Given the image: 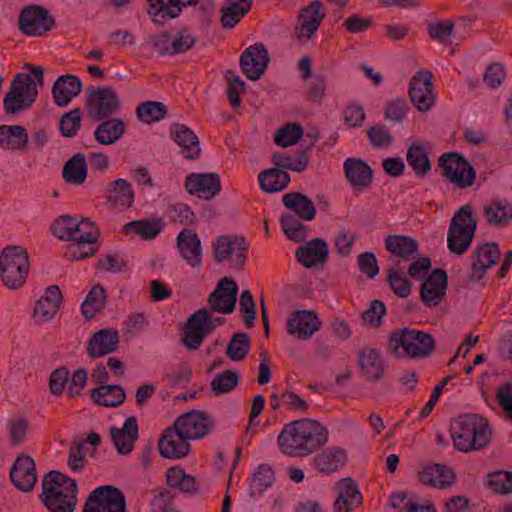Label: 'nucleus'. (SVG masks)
I'll return each instance as SVG.
<instances>
[{
	"label": "nucleus",
	"instance_id": "40",
	"mask_svg": "<svg viewBox=\"0 0 512 512\" xmlns=\"http://www.w3.org/2000/svg\"><path fill=\"white\" fill-rule=\"evenodd\" d=\"M253 0H227L220 9V23L223 28L230 29L251 10Z\"/></svg>",
	"mask_w": 512,
	"mask_h": 512
},
{
	"label": "nucleus",
	"instance_id": "59",
	"mask_svg": "<svg viewBox=\"0 0 512 512\" xmlns=\"http://www.w3.org/2000/svg\"><path fill=\"white\" fill-rule=\"evenodd\" d=\"M224 77L228 83V100L233 108H237L242 102L240 95L246 91V84L234 70H227Z\"/></svg>",
	"mask_w": 512,
	"mask_h": 512
},
{
	"label": "nucleus",
	"instance_id": "60",
	"mask_svg": "<svg viewBox=\"0 0 512 512\" xmlns=\"http://www.w3.org/2000/svg\"><path fill=\"white\" fill-rule=\"evenodd\" d=\"M487 486L499 494L512 493V471L499 470L487 475Z\"/></svg>",
	"mask_w": 512,
	"mask_h": 512
},
{
	"label": "nucleus",
	"instance_id": "43",
	"mask_svg": "<svg viewBox=\"0 0 512 512\" xmlns=\"http://www.w3.org/2000/svg\"><path fill=\"white\" fill-rule=\"evenodd\" d=\"M318 138L316 135L313 140L306 146L305 149L299 151L295 157L289 156L283 153H275L271 157L272 163L277 168L288 169L295 172L304 171L309 164V151L315 143V140Z\"/></svg>",
	"mask_w": 512,
	"mask_h": 512
},
{
	"label": "nucleus",
	"instance_id": "50",
	"mask_svg": "<svg viewBox=\"0 0 512 512\" xmlns=\"http://www.w3.org/2000/svg\"><path fill=\"white\" fill-rule=\"evenodd\" d=\"M166 481L169 487L177 488L186 494H197L199 487L196 478L187 474L185 470L179 467H172L168 469Z\"/></svg>",
	"mask_w": 512,
	"mask_h": 512
},
{
	"label": "nucleus",
	"instance_id": "13",
	"mask_svg": "<svg viewBox=\"0 0 512 512\" xmlns=\"http://www.w3.org/2000/svg\"><path fill=\"white\" fill-rule=\"evenodd\" d=\"M83 512H126L125 496L115 486H99L88 495Z\"/></svg>",
	"mask_w": 512,
	"mask_h": 512
},
{
	"label": "nucleus",
	"instance_id": "16",
	"mask_svg": "<svg viewBox=\"0 0 512 512\" xmlns=\"http://www.w3.org/2000/svg\"><path fill=\"white\" fill-rule=\"evenodd\" d=\"M190 440L181 432L175 423L166 428L159 439L158 450L166 459L185 458L191 449Z\"/></svg>",
	"mask_w": 512,
	"mask_h": 512
},
{
	"label": "nucleus",
	"instance_id": "12",
	"mask_svg": "<svg viewBox=\"0 0 512 512\" xmlns=\"http://www.w3.org/2000/svg\"><path fill=\"white\" fill-rule=\"evenodd\" d=\"M212 247L215 262L229 261L231 268L234 270H243L248 249L245 238L235 235H221L217 237Z\"/></svg>",
	"mask_w": 512,
	"mask_h": 512
},
{
	"label": "nucleus",
	"instance_id": "57",
	"mask_svg": "<svg viewBox=\"0 0 512 512\" xmlns=\"http://www.w3.org/2000/svg\"><path fill=\"white\" fill-rule=\"evenodd\" d=\"M100 235L97 226L89 219H77V228L73 232V242L94 245Z\"/></svg>",
	"mask_w": 512,
	"mask_h": 512
},
{
	"label": "nucleus",
	"instance_id": "20",
	"mask_svg": "<svg viewBox=\"0 0 512 512\" xmlns=\"http://www.w3.org/2000/svg\"><path fill=\"white\" fill-rule=\"evenodd\" d=\"M448 276L445 270L437 268L431 272L420 287V299L426 307H437L446 295Z\"/></svg>",
	"mask_w": 512,
	"mask_h": 512
},
{
	"label": "nucleus",
	"instance_id": "45",
	"mask_svg": "<svg viewBox=\"0 0 512 512\" xmlns=\"http://www.w3.org/2000/svg\"><path fill=\"white\" fill-rule=\"evenodd\" d=\"M260 188L267 193L283 191L290 183V175L277 167L263 170L258 175Z\"/></svg>",
	"mask_w": 512,
	"mask_h": 512
},
{
	"label": "nucleus",
	"instance_id": "25",
	"mask_svg": "<svg viewBox=\"0 0 512 512\" xmlns=\"http://www.w3.org/2000/svg\"><path fill=\"white\" fill-rule=\"evenodd\" d=\"M176 247L188 265L194 268L202 265L201 240L194 230L182 229L177 235Z\"/></svg>",
	"mask_w": 512,
	"mask_h": 512
},
{
	"label": "nucleus",
	"instance_id": "29",
	"mask_svg": "<svg viewBox=\"0 0 512 512\" xmlns=\"http://www.w3.org/2000/svg\"><path fill=\"white\" fill-rule=\"evenodd\" d=\"M110 434L117 452L122 455L130 454L138 438L137 419L134 416L128 417L122 428L111 427Z\"/></svg>",
	"mask_w": 512,
	"mask_h": 512
},
{
	"label": "nucleus",
	"instance_id": "4",
	"mask_svg": "<svg viewBox=\"0 0 512 512\" xmlns=\"http://www.w3.org/2000/svg\"><path fill=\"white\" fill-rule=\"evenodd\" d=\"M26 69L31 70V74L18 73L5 94L3 104L4 110L8 115H15L30 108L38 96L36 82L40 87L44 84V71L40 66L31 64L25 65Z\"/></svg>",
	"mask_w": 512,
	"mask_h": 512
},
{
	"label": "nucleus",
	"instance_id": "56",
	"mask_svg": "<svg viewBox=\"0 0 512 512\" xmlns=\"http://www.w3.org/2000/svg\"><path fill=\"white\" fill-rule=\"evenodd\" d=\"M166 114V106L156 101L143 102L136 109V115L139 120L148 124L162 120Z\"/></svg>",
	"mask_w": 512,
	"mask_h": 512
},
{
	"label": "nucleus",
	"instance_id": "30",
	"mask_svg": "<svg viewBox=\"0 0 512 512\" xmlns=\"http://www.w3.org/2000/svg\"><path fill=\"white\" fill-rule=\"evenodd\" d=\"M104 196L113 208H130L133 206L135 193L126 179L118 178L107 184Z\"/></svg>",
	"mask_w": 512,
	"mask_h": 512
},
{
	"label": "nucleus",
	"instance_id": "52",
	"mask_svg": "<svg viewBox=\"0 0 512 512\" xmlns=\"http://www.w3.org/2000/svg\"><path fill=\"white\" fill-rule=\"evenodd\" d=\"M275 481V476L272 468L267 464H261L257 471L253 474L250 484L249 494L251 498H259L263 492Z\"/></svg>",
	"mask_w": 512,
	"mask_h": 512
},
{
	"label": "nucleus",
	"instance_id": "62",
	"mask_svg": "<svg viewBox=\"0 0 512 512\" xmlns=\"http://www.w3.org/2000/svg\"><path fill=\"white\" fill-rule=\"evenodd\" d=\"M168 215L171 222L180 225L190 226L196 222V216L194 212L185 203H175L169 205Z\"/></svg>",
	"mask_w": 512,
	"mask_h": 512
},
{
	"label": "nucleus",
	"instance_id": "27",
	"mask_svg": "<svg viewBox=\"0 0 512 512\" xmlns=\"http://www.w3.org/2000/svg\"><path fill=\"white\" fill-rule=\"evenodd\" d=\"M345 176L354 190L362 191L372 182L373 170L363 160L348 158L343 165Z\"/></svg>",
	"mask_w": 512,
	"mask_h": 512
},
{
	"label": "nucleus",
	"instance_id": "58",
	"mask_svg": "<svg viewBox=\"0 0 512 512\" xmlns=\"http://www.w3.org/2000/svg\"><path fill=\"white\" fill-rule=\"evenodd\" d=\"M240 377L239 374L232 370H225L212 379L210 386L215 395H220L232 391L237 387Z\"/></svg>",
	"mask_w": 512,
	"mask_h": 512
},
{
	"label": "nucleus",
	"instance_id": "37",
	"mask_svg": "<svg viewBox=\"0 0 512 512\" xmlns=\"http://www.w3.org/2000/svg\"><path fill=\"white\" fill-rule=\"evenodd\" d=\"M283 205L293 212L292 215L297 216L304 221H312L316 216V207L313 201L300 192L286 193L282 197Z\"/></svg>",
	"mask_w": 512,
	"mask_h": 512
},
{
	"label": "nucleus",
	"instance_id": "64",
	"mask_svg": "<svg viewBox=\"0 0 512 512\" xmlns=\"http://www.w3.org/2000/svg\"><path fill=\"white\" fill-rule=\"evenodd\" d=\"M77 228V218L62 215L53 224L52 230L56 237L63 241L73 240V232Z\"/></svg>",
	"mask_w": 512,
	"mask_h": 512
},
{
	"label": "nucleus",
	"instance_id": "49",
	"mask_svg": "<svg viewBox=\"0 0 512 512\" xmlns=\"http://www.w3.org/2000/svg\"><path fill=\"white\" fill-rule=\"evenodd\" d=\"M486 221L496 227L507 226L512 221V205L500 199L492 200L484 207Z\"/></svg>",
	"mask_w": 512,
	"mask_h": 512
},
{
	"label": "nucleus",
	"instance_id": "63",
	"mask_svg": "<svg viewBox=\"0 0 512 512\" xmlns=\"http://www.w3.org/2000/svg\"><path fill=\"white\" fill-rule=\"evenodd\" d=\"M82 111L75 108L64 114L59 123L60 133L64 137H73L76 135L81 126Z\"/></svg>",
	"mask_w": 512,
	"mask_h": 512
},
{
	"label": "nucleus",
	"instance_id": "48",
	"mask_svg": "<svg viewBox=\"0 0 512 512\" xmlns=\"http://www.w3.org/2000/svg\"><path fill=\"white\" fill-rule=\"evenodd\" d=\"M93 401L104 407H118L125 398L126 393L120 385H101L91 390Z\"/></svg>",
	"mask_w": 512,
	"mask_h": 512
},
{
	"label": "nucleus",
	"instance_id": "7",
	"mask_svg": "<svg viewBox=\"0 0 512 512\" xmlns=\"http://www.w3.org/2000/svg\"><path fill=\"white\" fill-rule=\"evenodd\" d=\"M477 219L472 215L470 204L462 206L453 216L448 230V248L457 255L466 252L474 238Z\"/></svg>",
	"mask_w": 512,
	"mask_h": 512
},
{
	"label": "nucleus",
	"instance_id": "26",
	"mask_svg": "<svg viewBox=\"0 0 512 512\" xmlns=\"http://www.w3.org/2000/svg\"><path fill=\"white\" fill-rule=\"evenodd\" d=\"M119 344V333L114 329H101L94 333L87 343V354L96 359L115 352Z\"/></svg>",
	"mask_w": 512,
	"mask_h": 512
},
{
	"label": "nucleus",
	"instance_id": "6",
	"mask_svg": "<svg viewBox=\"0 0 512 512\" xmlns=\"http://www.w3.org/2000/svg\"><path fill=\"white\" fill-rule=\"evenodd\" d=\"M29 270L28 252L22 246L10 245L0 253L1 280L8 289L21 288L26 281Z\"/></svg>",
	"mask_w": 512,
	"mask_h": 512
},
{
	"label": "nucleus",
	"instance_id": "28",
	"mask_svg": "<svg viewBox=\"0 0 512 512\" xmlns=\"http://www.w3.org/2000/svg\"><path fill=\"white\" fill-rule=\"evenodd\" d=\"M472 273L470 279L479 281L484 277L488 268L496 264L500 258V249L497 243H486L473 254Z\"/></svg>",
	"mask_w": 512,
	"mask_h": 512
},
{
	"label": "nucleus",
	"instance_id": "32",
	"mask_svg": "<svg viewBox=\"0 0 512 512\" xmlns=\"http://www.w3.org/2000/svg\"><path fill=\"white\" fill-rule=\"evenodd\" d=\"M62 293L57 285L49 286L34 308V318L39 323L51 320L60 308Z\"/></svg>",
	"mask_w": 512,
	"mask_h": 512
},
{
	"label": "nucleus",
	"instance_id": "31",
	"mask_svg": "<svg viewBox=\"0 0 512 512\" xmlns=\"http://www.w3.org/2000/svg\"><path fill=\"white\" fill-rule=\"evenodd\" d=\"M295 257L305 268L324 263L328 258L327 243L322 238H314L305 245L299 246L295 252Z\"/></svg>",
	"mask_w": 512,
	"mask_h": 512
},
{
	"label": "nucleus",
	"instance_id": "54",
	"mask_svg": "<svg viewBox=\"0 0 512 512\" xmlns=\"http://www.w3.org/2000/svg\"><path fill=\"white\" fill-rule=\"evenodd\" d=\"M297 216L284 214L280 218L281 228L284 234L294 242H302L308 234V227L300 222Z\"/></svg>",
	"mask_w": 512,
	"mask_h": 512
},
{
	"label": "nucleus",
	"instance_id": "38",
	"mask_svg": "<svg viewBox=\"0 0 512 512\" xmlns=\"http://www.w3.org/2000/svg\"><path fill=\"white\" fill-rule=\"evenodd\" d=\"M28 143L29 135L24 126H0V147L11 151H26Z\"/></svg>",
	"mask_w": 512,
	"mask_h": 512
},
{
	"label": "nucleus",
	"instance_id": "3",
	"mask_svg": "<svg viewBox=\"0 0 512 512\" xmlns=\"http://www.w3.org/2000/svg\"><path fill=\"white\" fill-rule=\"evenodd\" d=\"M40 500L51 512H73L77 505L76 480L59 471H50L42 479Z\"/></svg>",
	"mask_w": 512,
	"mask_h": 512
},
{
	"label": "nucleus",
	"instance_id": "34",
	"mask_svg": "<svg viewBox=\"0 0 512 512\" xmlns=\"http://www.w3.org/2000/svg\"><path fill=\"white\" fill-rule=\"evenodd\" d=\"M149 4V15L153 16L154 22H161L165 19H173L180 15L186 6H194L198 0H147Z\"/></svg>",
	"mask_w": 512,
	"mask_h": 512
},
{
	"label": "nucleus",
	"instance_id": "22",
	"mask_svg": "<svg viewBox=\"0 0 512 512\" xmlns=\"http://www.w3.org/2000/svg\"><path fill=\"white\" fill-rule=\"evenodd\" d=\"M238 286L231 278H223L216 289L209 295L208 304L211 311L229 314L233 312L237 301Z\"/></svg>",
	"mask_w": 512,
	"mask_h": 512
},
{
	"label": "nucleus",
	"instance_id": "36",
	"mask_svg": "<svg viewBox=\"0 0 512 512\" xmlns=\"http://www.w3.org/2000/svg\"><path fill=\"white\" fill-rule=\"evenodd\" d=\"M419 479L425 485L446 489L455 483L456 476L449 467L442 464H433L425 467L420 472Z\"/></svg>",
	"mask_w": 512,
	"mask_h": 512
},
{
	"label": "nucleus",
	"instance_id": "55",
	"mask_svg": "<svg viewBox=\"0 0 512 512\" xmlns=\"http://www.w3.org/2000/svg\"><path fill=\"white\" fill-rule=\"evenodd\" d=\"M250 347L249 336L245 332H237L227 345L226 356L235 362L242 361L248 355Z\"/></svg>",
	"mask_w": 512,
	"mask_h": 512
},
{
	"label": "nucleus",
	"instance_id": "9",
	"mask_svg": "<svg viewBox=\"0 0 512 512\" xmlns=\"http://www.w3.org/2000/svg\"><path fill=\"white\" fill-rule=\"evenodd\" d=\"M196 42V36L187 27L181 28L174 34L165 31L149 37V44L160 56L186 53L194 47Z\"/></svg>",
	"mask_w": 512,
	"mask_h": 512
},
{
	"label": "nucleus",
	"instance_id": "14",
	"mask_svg": "<svg viewBox=\"0 0 512 512\" xmlns=\"http://www.w3.org/2000/svg\"><path fill=\"white\" fill-rule=\"evenodd\" d=\"M20 30L29 36H42L52 29L54 18L48 10L39 5L25 7L18 18Z\"/></svg>",
	"mask_w": 512,
	"mask_h": 512
},
{
	"label": "nucleus",
	"instance_id": "2",
	"mask_svg": "<svg viewBox=\"0 0 512 512\" xmlns=\"http://www.w3.org/2000/svg\"><path fill=\"white\" fill-rule=\"evenodd\" d=\"M492 433L489 421L478 414L461 415L451 427L454 447L461 452L486 448L491 442Z\"/></svg>",
	"mask_w": 512,
	"mask_h": 512
},
{
	"label": "nucleus",
	"instance_id": "41",
	"mask_svg": "<svg viewBox=\"0 0 512 512\" xmlns=\"http://www.w3.org/2000/svg\"><path fill=\"white\" fill-rule=\"evenodd\" d=\"M126 125L122 119L107 118L94 131L95 140L101 145L116 143L125 133Z\"/></svg>",
	"mask_w": 512,
	"mask_h": 512
},
{
	"label": "nucleus",
	"instance_id": "21",
	"mask_svg": "<svg viewBox=\"0 0 512 512\" xmlns=\"http://www.w3.org/2000/svg\"><path fill=\"white\" fill-rule=\"evenodd\" d=\"M184 187L190 195L204 200L213 199L221 190V180L217 173H190Z\"/></svg>",
	"mask_w": 512,
	"mask_h": 512
},
{
	"label": "nucleus",
	"instance_id": "19",
	"mask_svg": "<svg viewBox=\"0 0 512 512\" xmlns=\"http://www.w3.org/2000/svg\"><path fill=\"white\" fill-rule=\"evenodd\" d=\"M325 17L326 9L323 3L319 0L312 1L300 11L299 23L294 29L295 37L298 40L310 39Z\"/></svg>",
	"mask_w": 512,
	"mask_h": 512
},
{
	"label": "nucleus",
	"instance_id": "53",
	"mask_svg": "<svg viewBox=\"0 0 512 512\" xmlns=\"http://www.w3.org/2000/svg\"><path fill=\"white\" fill-rule=\"evenodd\" d=\"M106 298V291L101 285L93 286L81 306L84 317L92 319L97 312L103 309Z\"/></svg>",
	"mask_w": 512,
	"mask_h": 512
},
{
	"label": "nucleus",
	"instance_id": "10",
	"mask_svg": "<svg viewBox=\"0 0 512 512\" xmlns=\"http://www.w3.org/2000/svg\"><path fill=\"white\" fill-rule=\"evenodd\" d=\"M121 108V100L110 87H90L87 90L86 109L93 121L109 118Z\"/></svg>",
	"mask_w": 512,
	"mask_h": 512
},
{
	"label": "nucleus",
	"instance_id": "23",
	"mask_svg": "<svg viewBox=\"0 0 512 512\" xmlns=\"http://www.w3.org/2000/svg\"><path fill=\"white\" fill-rule=\"evenodd\" d=\"M321 320L312 310L293 312L287 320V332L300 340L310 339L321 328Z\"/></svg>",
	"mask_w": 512,
	"mask_h": 512
},
{
	"label": "nucleus",
	"instance_id": "47",
	"mask_svg": "<svg viewBox=\"0 0 512 512\" xmlns=\"http://www.w3.org/2000/svg\"><path fill=\"white\" fill-rule=\"evenodd\" d=\"M406 160L415 175L424 178L432 169L428 151L420 142H413L407 149Z\"/></svg>",
	"mask_w": 512,
	"mask_h": 512
},
{
	"label": "nucleus",
	"instance_id": "5",
	"mask_svg": "<svg viewBox=\"0 0 512 512\" xmlns=\"http://www.w3.org/2000/svg\"><path fill=\"white\" fill-rule=\"evenodd\" d=\"M435 348V340L429 333L417 329L404 328L390 334L389 351L397 357L423 359Z\"/></svg>",
	"mask_w": 512,
	"mask_h": 512
},
{
	"label": "nucleus",
	"instance_id": "51",
	"mask_svg": "<svg viewBox=\"0 0 512 512\" xmlns=\"http://www.w3.org/2000/svg\"><path fill=\"white\" fill-rule=\"evenodd\" d=\"M163 229V222L161 219H141L131 221L125 224V233H135L142 239L150 240L156 238Z\"/></svg>",
	"mask_w": 512,
	"mask_h": 512
},
{
	"label": "nucleus",
	"instance_id": "24",
	"mask_svg": "<svg viewBox=\"0 0 512 512\" xmlns=\"http://www.w3.org/2000/svg\"><path fill=\"white\" fill-rule=\"evenodd\" d=\"M10 478L14 486L22 492H30L37 483L35 462L29 455L18 456L10 470Z\"/></svg>",
	"mask_w": 512,
	"mask_h": 512
},
{
	"label": "nucleus",
	"instance_id": "33",
	"mask_svg": "<svg viewBox=\"0 0 512 512\" xmlns=\"http://www.w3.org/2000/svg\"><path fill=\"white\" fill-rule=\"evenodd\" d=\"M171 135L185 158L190 160L199 158L201 153L199 139L190 128L184 124L175 123L171 127Z\"/></svg>",
	"mask_w": 512,
	"mask_h": 512
},
{
	"label": "nucleus",
	"instance_id": "39",
	"mask_svg": "<svg viewBox=\"0 0 512 512\" xmlns=\"http://www.w3.org/2000/svg\"><path fill=\"white\" fill-rule=\"evenodd\" d=\"M358 361L362 373L370 381H378L384 372L383 360L375 348L364 347L358 352Z\"/></svg>",
	"mask_w": 512,
	"mask_h": 512
},
{
	"label": "nucleus",
	"instance_id": "44",
	"mask_svg": "<svg viewBox=\"0 0 512 512\" xmlns=\"http://www.w3.org/2000/svg\"><path fill=\"white\" fill-rule=\"evenodd\" d=\"M385 248L393 255L410 260L418 252V242L410 236L397 234L385 238Z\"/></svg>",
	"mask_w": 512,
	"mask_h": 512
},
{
	"label": "nucleus",
	"instance_id": "61",
	"mask_svg": "<svg viewBox=\"0 0 512 512\" xmlns=\"http://www.w3.org/2000/svg\"><path fill=\"white\" fill-rule=\"evenodd\" d=\"M303 135V128L298 123H287L275 134V142L279 146L288 147L296 144Z\"/></svg>",
	"mask_w": 512,
	"mask_h": 512
},
{
	"label": "nucleus",
	"instance_id": "1",
	"mask_svg": "<svg viewBox=\"0 0 512 512\" xmlns=\"http://www.w3.org/2000/svg\"><path fill=\"white\" fill-rule=\"evenodd\" d=\"M327 441V428L309 418L285 424L277 438L280 451L290 457H306L319 450Z\"/></svg>",
	"mask_w": 512,
	"mask_h": 512
},
{
	"label": "nucleus",
	"instance_id": "35",
	"mask_svg": "<svg viewBox=\"0 0 512 512\" xmlns=\"http://www.w3.org/2000/svg\"><path fill=\"white\" fill-rule=\"evenodd\" d=\"M82 84L75 75L66 74L60 76L52 87L55 103L60 107L67 106L74 97L81 92Z\"/></svg>",
	"mask_w": 512,
	"mask_h": 512
},
{
	"label": "nucleus",
	"instance_id": "18",
	"mask_svg": "<svg viewBox=\"0 0 512 512\" xmlns=\"http://www.w3.org/2000/svg\"><path fill=\"white\" fill-rule=\"evenodd\" d=\"M175 427L189 440L200 439L211 432L213 421L204 411L191 410L176 419Z\"/></svg>",
	"mask_w": 512,
	"mask_h": 512
},
{
	"label": "nucleus",
	"instance_id": "8",
	"mask_svg": "<svg viewBox=\"0 0 512 512\" xmlns=\"http://www.w3.org/2000/svg\"><path fill=\"white\" fill-rule=\"evenodd\" d=\"M225 322L224 317H212V311L199 309L189 316L183 328L182 341L189 350H197L204 338L212 333L216 326Z\"/></svg>",
	"mask_w": 512,
	"mask_h": 512
},
{
	"label": "nucleus",
	"instance_id": "15",
	"mask_svg": "<svg viewBox=\"0 0 512 512\" xmlns=\"http://www.w3.org/2000/svg\"><path fill=\"white\" fill-rule=\"evenodd\" d=\"M433 75L429 70L418 71L411 79L409 97L416 109L426 112L431 109L435 101L433 93Z\"/></svg>",
	"mask_w": 512,
	"mask_h": 512
},
{
	"label": "nucleus",
	"instance_id": "46",
	"mask_svg": "<svg viewBox=\"0 0 512 512\" xmlns=\"http://www.w3.org/2000/svg\"><path fill=\"white\" fill-rule=\"evenodd\" d=\"M347 460L344 449L339 447L330 448L317 454L313 461L316 468L323 473H332L342 468Z\"/></svg>",
	"mask_w": 512,
	"mask_h": 512
},
{
	"label": "nucleus",
	"instance_id": "11",
	"mask_svg": "<svg viewBox=\"0 0 512 512\" xmlns=\"http://www.w3.org/2000/svg\"><path fill=\"white\" fill-rule=\"evenodd\" d=\"M438 166L444 177L460 189H465L475 181L476 173L466 158L457 152L443 153Z\"/></svg>",
	"mask_w": 512,
	"mask_h": 512
},
{
	"label": "nucleus",
	"instance_id": "42",
	"mask_svg": "<svg viewBox=\"0 0 512 512\" xmlns=\"http://www.w3.org/2000/svg\"><path fill=\"white\" fill-rule=\"evenodd\" d=\"M88 175V164L83 153H76L69 158L62 170V176L66 183L71 185H82Z\"/></svg>",
	"mask_w": 512,
	"mask_h": 512
},
{
	"label": "nucleus",
	"instance_id": "17",
	"mask_svg": "<svg viewBox=\"0 0 512 512\" xmlns=\"http://www.w3.org/2000/svg\"><path fill=\"white\" fill-rule=\"evenodd\" d=\"M269 55L262 43H256L246 48L240 55V67L250 80H258L265 73L269 64Z\"/></svg>",
	"mask_w": 512,
	"mask_h": 512
}]
</instances>
